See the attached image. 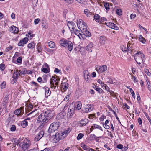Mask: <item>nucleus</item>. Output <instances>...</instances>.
<instances>
[{
    "label": "nucleus",
    "instance_id": "nucleus-1",
    "mask_svg": "<svg viewBox=\"0 0 151 151\" xmlns=\"http://www.w3.org/2000/svg\"><path fill=\"white\" fill-rule=\"evenodd\" d=\"M53 116L52 111L50 109H45L38 117L37 123H41L38 127L39 129H42L45 124L47 123Z\"/></svg>",
    "mask_w": 151,
    "mask_h": 151
},
{
    "label": "nucleus",
    "instance_id": "nucleus-2",
    "mask_svg": "<svg viewBox=\"0 0 151 151\" xmlns=\"http://www.w3.org/2000/svg\"><path fill=\"white\" fill-rule=\"evenodd\" d=\"M61 124L60 122H55L52 123L50 125L48 132L49 134H51L57 131Z\"/></svg>",
    "mask_w": 151,
    "mask_h": 151
},
{
    "label": "nucleus",
    "instance_id": "nucleus-3",
    "mask_svg": "<svg viewBox=\"0 0 151 151\" xmlns=\"http://www.w3.org/2000/svg\"><path fill=\"white\" fill-rule=\"evenodd\" d=\"M9 98V95L7 94L6 95L2 100L1 104V108L4 109L6 111L8 112L7 106V102Z\"/></svg>",
    "mask_w": 151,
    "mask_h": 151
},
{
    "label": "nucleus",
    "instance_id": "nucleus-4",
    "mask_svg": "<svg viewBox=\"0 0 151 151\" xmlns=\"http://www.w3.org/2000/svg\"><path fill=\"white\" fill-rule=\"evenodd\" d=\"M31 142L29 141L27 142L24 141L22 143L19 144V146L20 147L22 146V147L24 151H25L29 148Z\"/></svg>",
    "mask_w": 151,
    "mask_h": 151
},
{
    "label": "nucleus",
    "instance_id": "nucleus-5",
    "mask_svg": "<svg viewBox=\"0 0 151 151\" xmlns=\"http://www.w3.org/2000/svg\"><path fill=\"white\" fill-rule=\"evenodd\" d=\"M15 115L13 113L9 114V117L6 121V122L8 123L7 124L8 125L10 123L11 124H12L14 123L15 122Z\"/></svg>",
    "mask_w": 151,
    "mask_h": 151
},
{
    "label": "nucleus",
    "instance_id": "nucleus-6",
    "mask_svg": "<svg viewBox=\"0 0 151 151\" xmlns=\"http://www.w3.org/2000/svg\"><path fill=\"white\" fill-rule=\"evenodd\" d=\"M60 80V78L56 75H55L52 76L50 79V84H55L56 86L58 85V83Z\"/></svg>",
    "mask_w": 151,
    "mask_h": 151
},
{
    "label": "nucleus",
    "instance_id": "nucleus-7",
    "mask_svg": "<svg viewBox=\"0 0 151 151\" xmlns=\"http://www.w3.org/2000/svg\"><path fill=\"white\" fill-rule=\"evenodd\" d=\"M73 105H70L68 109V114L67 115V117L68 118L70 119L72 118L74 114L75 109L72 107Z\"/></svg>",
    "mask_w": 151,
    "mask_h": 151
},
{
    "label": "nucleus",
    "instance_id": "nucleus-8",
    "mask_svg": "<svg viewBox=\"0 0 151 151\" xmlns=\"http://www.w3.org/2000/svg\"><path fill=\"white\" fill-rule=\"evenodd\" d=\"M83 111L85 113H88L93 110V105L92 104H88L85 106Z\"/></svg>",
    "mask_w": 151,
    "mask_h": 151
},
{
    "label": "nucleus",
    "instance_id": "nucleus-9",
    "mask_svg": "<svg viewBox=\"0 0 151 151\" xmlns=\"http://www.w3.org/2000/svg\"><path fill=\"white\" fill-rule=\"evenodd\" d=\"M49 135L50 138L53 143H57L60 140L59 138L58 137L56 133L55 135H51V134H49Z\"/></svg>",
    "mask_w": 151,
    "mask_h": 151
},
{
    "label": "nucleus",
    "instance_id": "nucleus-10",
    "mask_svg": "<svg viewBox=\"0 0 151 151\" xmlns=\"http://www.w3.org/2000/svg\"><path fill=\"white\" fill-rule=\"evenodd\" d=\"M89 122V120L86 118L82 119L78 122L79 126L82 127L85 126Z\"/></svg>",
    "mask_w": 151,
    "mask_h": 151
},
{
    "label": "nucleus",
    "instance_id": "nucleus-11",
    "mask_svg": "<svg viewBox=\"0 0 151 151\" xmlns=\"http://www.w3.org/2000/svg\"><path fill=\"white\" fill-rule=\"evenodd\" d=\"M71 105H73L72 107H73L74 109L76 110H80L82 106L81 103L80 101L77 102L74 105H73V104Z\"/></svg>",
    "mask_w": 151,
    "mask_h": 151
},
{
    "label": "nucleus",
    "instance_id": "nucleus-12",
    "mask_svg": "<svg viewBox=\"0 0 151 151\" xmlns=\"http://www.w3.org/2000/svg\"><path fill=\"white\" fill-rule=\"evenodd\" d=\"M35 105L32 104L31 103L27 104L26 106V107L25 108L26 113H27L30 111H31L34 108H35Z\"/></svg>",
    "mask_w": 151,
    "mask_h": 151
},
{
    "label": "nucleus",
    "instance_id": "nucleus-13",
    "mask_svg": "<svg viewBox=\"0 0 151 151\" xmlns=\"http://www.w3.org/2000/svg\"><path fill=\"white\" fill-rule=\"evenodd\" d=\"M67 25L72 33H73V31L75 29L76 25L74 22H73L69 21L68 22Z\"/></svg>",
    "mask_w": 151,
    "mask_h": 151
},
{
    "label": "nucleus",
    "instance_id": "nucleus-14",
    "mask_svg": "<svg viewBox=\"0 0 151 151\" xmlns=\"http://www.w3.org/2000/svg\"><path fill=\"white\" fill-rule=\"evenodd\" d=\"M29 39L27 37L23 38L22 40H21L18 43V45L19 46H23L24 44L27 43Z\"/></svg>",
    "mask_w": 151,
    "mask_h": 151
},
{
    "label": "nucleus",
    "instance_id": "nucleus-15",
    "mask_svg": "<svg viewBox=\"0 0 151 151\" xmlns=\"http://www.w3.org/2000/svg\"><path fill=\"white\" fill-rule=\"evenodd\" d=\"M68 40H67L64 38L61 40L59 42L61 46L66 48L67 43Z\"/></svg>",
    "mask_w": 151,
    "mask_h": 151
},
{
    "label": "nucleus",
    "instance_id": "nucleus-16",
    "mask_svg": "<svg viewBox=\"0 0 151 151\" xmlns=\"http://www.w3.org/2000/svg\"><path fill=\"white\" fill-rule=\"evenodd\" d=\"M9 29L10 32L14 34L17 33L19 30L18 28L14 26H12L10 27Z\"/></svg>",
    "mask_w": 151,
    "mask_h": 151
},
{
    "label": "nucleus",
    "instance_id": "nucleus-17",
    "mask_svg": "<svg viewBox=\"0 0 151 151\" xmlns=\"http://www.w3.org/2000/svg\"><path fill=\"white\" fill-rule=\"evenodd\" d=\"M58 137L59 138L60 140L64 139L66 137V136L63 134V132H58L56 133Z\"/></svg>",
    "mask_w": 151,
    "mask_h": 151
},
{
    "label": "nucleus",
    "instance_id": "nucleus-18",
    "mask_svg": "<svg viewBox=\"0 0 151 151\" xmlns=\"http://www.w3.org/2000/svg\"><path fill=\"white\" fill-rule=\"evenodd\" d=\"M107 26L115 30H118L119 29V27L113 23H107Z\"/></svg>",
    "mask_w": 151,
    "mask_h": 151
},
{
    "label": "nucleus",
    "instance_id": "nucleus-19",
    "mask_svg": "<svg viewBox=\"0 0 151 151\" xmlns=\"http://www.w3.org/2000/svg\"><path fill=\"white\" fill-rule=\"evenodd\" d=\"M66 115V112H61L57 116V118L58 120L63 119L64 118V116Z\"/></svg>",
    "mask_w": 151,
    "mask_h": 151
},
{
    "label": "nucleus",
    "instance_id": "nucleus-20",
    "mask_svg": "<svg viewBox=\"0 0 151 151\" xmlns=\"http://www.w3.org/2000/svg\"><path fill=\"white\" fill-rule=\"evenodd\" d=\"M107 67L105 65H103L100 67L98 71L101 73L106 71L107 70Z\"/></svg>",
    "mask_w": 151,
    "mask_h": 151
},
{
    "label": "nucleus",
    "instance_id": "nucleus-21",
    "mask_svg": "<svg viewBox=\"0 0 151 151\" xmlns=\"http://www.w3.org/2000/svg\"><path fill=\"white\" fill-rule=\"evenodd\" d=\"M93 44L92 42H90L86 47V49L87 51H90L91 52H92V48L93 47Z\"/></svg>",
    "mask_w": 151,
    "mask_h": 151
},
{
    "label": "nucleus",
    "instance_id": "nucleus-22",
    "mask_svg": "<svg viewBox=\"0 0 151 151\" xmlns=\"http://www.w3.org/2000/svg\"><path fill=\"white\" fill-rule=\"evenodd\" d=\"M43 89L45 90V96L47 97L49 96L51 93L50 88L47 87L45 86L43 88Z\"/></svg>",
    "mask_w": 151,
    "mask_h": 151
},
{
    "label": "nucleus",
    "instance_id": "nucleus-23",
    "mask_svg": "<svg viewBox=\"0 0 151 151\" xmlns=\"http://www.w3.org/2000/svg\"><path fill=\"white\" fill-rule=\"evenodd\" d=\"M67 43L66 48L67 47L68 50L71 51H72L73 47V44L72 42L69 40H68Z\"/></svg>",
    "mask_w": 151,
    "mask_h": 151
},
{
    "label": "nucleus",
    "instance_id": "nucleus-24",
    "mask_svg": "<svg viewBox=\"0 0 151 151\" xmlns=\"http://www.w3.org/2000/svg\"><path fill=\"white\" fill-rule=\"evenodd\" d=\"M83 33L86 37H91V34L90 32L88 31L87 29H85L84 28L83 29ZM82 31L81 30V32H82Z\"/></svg>",
    "mask_w": 151,
    "mask_h": 151
},
{
    "label": "nucleus",
    "instance_id": "nucleus-25",
    "mask_svg": "<svg viewBox=\"0 0 151 151\" xmlns=\"http://www.w3.org/2000/svg\"><path fill=\"white\" fill-rule=\"evenodd\" d=\"M93 88L94 89L96 90L100 94H102L104 93V91L101 88H100L98 86L96 85H94L93 86Z\"/></svg>",
    "mask_w": 151,
    "mask_h": 151
},
{
    "label": "nucleus",
    "instance_id": "nucleus-26",
    "mask_svg": "<svg viewBox=\"0 0 151 151\" xmlns=\"http://www.w3.org/2000/svg\"><path fill=\"white\" fill-rule=\"evenodd\" d=\"M134 59L137 63L139 65L141 64V62H144L140 57H137L134 58Z\"/></svg>",
    "mask_w": 151,
    "mask_h": 151
},
{
    "label": "nucleus",
    "instance_id": "nucleus-27",
    "mask_svg": "<svg viewBox=\"0 0 151 151\" xmlns=\"http://www.w3.org/2000/svg\"><path fill=\"white\" fill-rule=\"evenodd\" d=\"M42 26L43 28L45 29H47L48 28V26L46 22V20L45 19L43 20L42 21Z\"/></svg>",
    "mask_w": 151,
    "mask_h": 151
},
{
    "label": "nucleus",
    "instance_id": "nucleus-28",
    "mask_svg": "<svg viewBox=\"0 0 151 151\" xmlns=\"http://www.w3.org/2000/svg\"><path fill=\"white\" fill-rule=\"evenodd\" d=\"M48 46L51 48H55L56 47L54 42L52 41L48 42Z\"/></svg>",
    "mask_w": 151,
    "mask_h": 151
},
{
    "label": "nucleus",
    "instance_id": "nucleus-29",
    "mask_svg": "<svg viewBox=\"0 0 151 151\" xmlns=\"http://www.w3.org/2000/svg\"><path fill=\"white\" fill-rule=\"evenodd\" d=\"M28 125V122L26 120H24L21 123V126L23 128L25 127Z\"/></svg>",
    "mask_w": 151,
    "mask_h": 151
},
{
    "label": "nucleus",
    "instance_id": "nucleus-30",
    "mask_svg": "<svg viewBox=\"0 0 151 151\" xmlns=\"http://www.w3.org/2000/svg\"><path fill=\"white\" fill-rule=\"evenodd\" d=\"M35 44L33 42L29 43L28 45V47L29 49H33L35 47Z\"/></svg>",
    "mask_w": 151,
    "mask_h": 151
},
{
    "label": "nucleus",
    "instance_id": "nucleus-31",
    "mask_svg": "<svg viewBox=\"0 0 151 151\" xmlns=\"http://www.w3.org/2000/svg\"><path fill=\"white\" fill-rule=\"evenodd\" d=\"M61 84H63L62 85V86L63 89L65 90L68 89L69 85L68 84V83H62Z\"/></svg>",
    "mask_w": 151,
    "mask_h": 151
},
{
    "label": "nucleus",
    "instance_id": "nucleus-32",
    "mask_svg": "<svg viewBox=\"0 0 151 151\" xmlns=\"http://www.w3.org/2000/svg\"><path fill=\"white\" fill-rule=\"evenodd\" d=\"M139 39L140 40V41L142 43H145L146 42V41L142 35H139Z\"/></svg>",
    "mask_w": 151,
    "mask_h": 151
},
{
    "label": "nucleus",
    "instance_id": "nucleus-33",
    "mask_svg": "<svg viewBox=\"0 0 151 151\" xmlns=\"http://www.w3.org/2000/svg\"><path fill=\"white\" fill-rule=\"evenodd\" d=\"M100 40L101 43L104 44L106 40V38L104 36H101L100 37Z\"/></svg>",
    "mask_w": 151,
    "mask_h": 151
},
{
    "label": "nucleus",
    "instance_id": "nucleus-34",
    "mask_svg": "<svg viewBox=\"0 0 151 151\" xmlns=\"http://www.w3.org/2000/svg\"><path fill=\"white\" fill-rule=\"evenodd\" d=\"M80 31L76 29H74L73 31V33L74 32L76 35L78 36L79 37L80 36H82L81 33H80Z\"/></svg>",
    "mask_w": 151,
    "mask_h": 151
},
{
    "label": "nucleus",
    "instance_id": "nucleus-35",
    "mask_svg": "<svg viewBox=\"0 0 151 151\" xmlns=\"http://www.w3.org/2000/svg\"><path fill=\"white\" fill-rule=\"evenodd\" d=\"M44 134V133L43 131V130H41L40 131L39 133H38L37 136V137H39L41 138L43 137Z\"/></svg>",
    "mask_w": 151,
    "mask_h": 151
},
{
    "label": "nucleus",
    "instance_id": "nucleus-36",
    "mask_svg": "<svg viewBox=\"0 0 151 151\" xmlns=\"http://www.w3.org/2000/svg\"><path fill=\"white\" fill-rule=\"evenodd\" d=\"M130 74L131 75L132 77L131 79L134 83L138 82V79L136 77H135L133 75L132 73H130Z\"/></svg>",
    "mask_w": 151,
    "mask_h": 151
},
{
    "label": "nucleus",
    "instance_id": "nucleus-37",
    "mask_svg": "<svg viewBox=\"0 0 151 151\" xmlns=\"http://www.w3.org/2000/svg\"><path fill=\"white\" fill-rule=\"evenodd\" d=\"M48 75H44L43 76L42 80H43V83H45L47 81V79H48L47 77L48 76Z\"/></svg>",
    "mask_w": 151,
    "mask_h": 151
},
{
    "label": "nucleus",
    "instance_id": "nucleus-38",
    "mask_svg": "<svg viewBox=\"0 0 151 151\" xmlns=\"http://www.w3.org/2000/svg\"><path fill=\"white\" fill-rule=\"evenodd\" d=\"M50 84V87L52 89H53V90H57L58 88V85L56 86L55 85V84Z\"/></svg>",
    "mask_w": 151,
    "mask_h": 151
},
{
    "label": "nucleus",
    "instance_id": "nucleus-39",
    "mask_svg": "<svg viewBox=\"0 0 151 151\" xmlns=\"http://www.w3.org/2000/svg\"><path fill=\"white\" fill-rule=\"evenodd\" d=\"M93 127H94V129H98L102 131H103L102 129V128L101 126L97 125L96 124H94L93 125H92V128H93Z\"/></svg>",
    "mask_w": 151,
    "mask_h": 151
},
{
    "label": "nucleus",
    "instance_id": "nucleus-40",
    "mask_svg": "<svg viewBox=\"0 0 151 151\" xmlns=\"http://www.w3.org/2000/svg\"><path fill=\"white\" fill-rule=\"evenodd\" d=\"M71 131V129L69 128H68L67 129L64 130L62 132H63V134H64V135H65L66 137L67 135V134L69 133Z\"/></svg>",
    "mask_w": 151,
    "mask_h": 151
},
{
    "label": "nucleus",
    "instance_id": "nucleus-41",
    "mask_svg": "<svg viewBox=\"0 0 151 151\" xmlns=\"http://www.w3.org/2000/svg\"><path fill=\"white\" fill-rule=\"evenodd\" d=\"M100 16L98 14H95L94 16V19L96 20V22H99L100 21Z\"/></svg>",
    "mask_w": 151,
    "mask_h": 151
},
{
    "label": "nucleus",
    "instance_id": "nucleus-42",
    "mask_svg": "<svg viewBox=\"0 0 151 151\" xmlns=\"http://www.w3.org/2000/svg\"><path fill=\"white\" fill-rule=\"evenodd\" d=\"M81 146L84 150H86L88 149H89L90 148L86 145H85L84 144L81 143Z\"/></svg>",
    "mask_w": 151,
    "mask_h": 151
},
{
    "label": "nucleus",
    "instance_id": "nucleus-43",
    "mask_svg": "<svg viewBox=\"0 0 151 151\" xmlns=\"http://www.w3.org/2000/svg\"><path fill=\"white\" fill-rule=\"evenodd\" d=\"M84 79L87 82H89L91 80V77L90 76V74L89 75L86 76H86L84 77Z\"/></svg>",
    "mask_w": 151,
    "mask_h": 151
},
{
    "label": "nucleus",
    "instance_id": "nucleus-44",
    "mask_svg": "<svg viewBox=\"0 0 151 151\" xmlns=\"http://www.w3.org/2000/svg\"><path fill=\"white\" fill-rule=\"evenodd\" d=\"M104 6L105 8V9L107 10L108 11L109 10V3L108 2H106L104 4Z\"/></svg>",
    "mask_w": 151,
    "mask_h": 151
},
{
    "label": "nucleus",
    "instance_id": "nucleus-45",
    "mask_svg": "<svg viewBox=\"0 0 151 151\" xmlns=\"http://www.w3.org/2000/svg\"><path fill=\"white\" fill-rule=\"evenodd\" d=\"M5 68V65L4 63H1L0 64V69L3 71L4 70Z\"/></svg>",
    "mask_w": 151,
    "mask_h": 151
},
{
    "label": "nucleus",
    "instance_id": "nucleus-46",
    "mask_svg": "<svg viewBox=\"0 0 151 151\" xmlns=\"http://www.w3.org/2000/svg\"><path fill=\"white\" fill-rule=\"evenodd\" d=\"M21 140V139H17L16 138H13V139H12V140L11 141L12 142H13V143H14L18 141H19V142H20V141Z\"/></svg>",
    "mask_w": 151,
    "mask_h": 151
},
{
    "label": "nucleus",
    "instance_id": "nucleus-47",
    "mask_svg": "<svg viewBox=\"0 0 151 151\" xmlns=\"http://www.w3.org/2000/svg\"><path fill=\"white\" fill-rule=\"evenodd\" d=\"M37 47L38 52H40L42 51V48L40 45H37Z\"/></svg>",
    "mask_w": 151,
    "mask_h": 151
},
{
    "label": "nucleus",
    "instance_id": "nucleus-48",
    "mask_svg": "<svg viewBox=\"0 0 151 151\" xmlns=\"http://www.w3.org/2000/svg\"><path fill=\"white\" fill-rule=\"evenodd\" d=\"M22 58L21 56L19 57L17 60V63L20 64H22Z\"/></svg>",
    "mask_w": 151,
    "mask_h": 151
},
{
    "label": "nucleus",
    "instance_id": "nucleus-49",
    "mask_svg": "<svg viewBox=\"0 0 151 151\" xmlns=\"http://www.w3.org/2000/svg\"><path fill=\"white\" fill-rule=\"evenodd\" d=\"M84 136V135L82 133H79L77 137L78 140H79L81 139Z\"/></svg>",
    "mask_w": 151,
    "mask_h": 151
},
{
    "label": "nucleus",
    "instance_id": "nucleus-50",
    "mask_svg": "<svg viewBox=\"0 0 151 151\" xmlns=\"http://www.w3.org/2000/svg\"><path fill=\"white\" fill-rule=\"evenodd\" d=\"M127 52H130L132 51L131 47L128 44H127Z\"/></svg>",
    "mask_w": 151,
    "mask_h": 151
},
{
    "label": "nucleus",
    "instance_id": "nucleus-51",
    "mask_svg": "<svg viewBox=\"0 0 151 151\" xmlns=\"http://www.w3.org/2000/svg\"><path fill=\"white\" fill-rule=\"evenodd\" d=\"M140 57L142 58V60L143 61L145 60V55L143 54L142 52L140 51Z\"/></svg>",
    "mask_w": 151,
    "mask_h": 151
},
{
    "label": "nucleus",
    "instance_id": "nucleus-52",
    "mask_svg": "<svg viewBox=\"0 0 151 151\" xmlns=\"http://www.w3.org/2000/svg\"><path fill=\"white\" fill-rule=\"evenodd\" d=\"M42 71L45 73H48L49 72L50 70L46 68H44L42 69Z\"/></svg>",
    "mask_w": 151,
    "mask_h": 151
},
{
    "label": "nucleus",
    "instance_id": "nucleus-53",
    "mask_svg": "<svg viewBox=\"0 0 151 151\" xmlns=\"http://www.w3.org/2000/svg\"><path fill=\"white\" fill-rule=\"evenodd\" d=\"M116 14L119 16H120L122 14V11L120 9H118L116 11Z\"/></svg>",
    "mask_w": 151,
    "mask_h": 151
},
{
    "label": "nucleus",
    "instance_id": "nucleus-54",
    "mask_svg": "<svg viewBox=\"0 0 151 151\" xmlns=\"http://www.w3.org/2000/svg\"><path fill=\"white\" fill-rule=\"evenodd\" d=\"M31 83H32V84L34 85V86L36 87V89H37V88H38V86H39V85L37 83L34 82V81H33Z\"/></svg>",
    "mask_w": 151,
    "mask_h": 151
},
{
    "label": "nucleus",
    "instance_id": "nucleus-55",
    "mask_svg": "<svg viewBox=\"0 0 151 151\" xmlns=\"http://www.w3.org/2000/svg\"><path fill=\"white\" fill-rule=\"evenodd\" d=\"M18 73H19V75L20 76H21L22 75H24L25 74H26V73H25V70L21 71L20 70H19Z\"/></svg>",
    "mask_w": 151,
    "mask_h": 151
},
{
    "label": "nucleus",
    "instance_id": "nucleus-56",
    "mask_svg": "<svg viewBox=\"0 0 151 151\" xmlns=\"http://www.w3.org/2000/svg\"><path fill=\"white\" fill-rule=\"evenodd\" d=\"M112 111L113 112V114H114V115L115 116L116 118V119L118 121L119 123L121 124V122H120V121L119 120V118L117 116V115L116 113L114 111V110H112Z\"/></svg>",
    "mask_w": 151,
    "mask_h": 151
},
{
    "label": "nucleus",
    "instance_id": "nucleus-57",
    "mask_svg": "<svg viewBox=\"0 0 151 151\" xmlns=\"http://www.w3.org/2000/svg\"><path fill=\"white\" fill-rule=\"evenodd\" d=\"M21 113V111L19 109H17L14 112L15 114L18 115H19Z\"/></svg>",
    "mask_w": 151,
    "mask_h": 151
},
{
    "label": "nucleus",
    "instance_id": "nucleus-58",
    "mask_svg": "<svg viewBox=\"0 0 151 151\" xmlns=\"http://www.w3.org/2000/svg\"><path fill=\"white\" fill-rule=\"evenodd\" d=\"M110 93V95L111 96H113L114 97H116L117 95V93H115L113 91L110 90L109 91Z\"/></svg>",
    "mask_w": 151,
    "mask_h": 151
},
{
    "label": "nucleus",
    "instance_id": "nucleus-59",
    "mask_svg": "<svg viewBox=\"0 0 151 151\" xmlns=\"http://www.w3.org/2000/svg\"><path fill=\"white\" fill-rule=\"evenodd\" d=\"M130 91L131 93L132 96L134 98L135 97V93L132 88H130Z\"/></svg>",
    "mask_w": 151,
    "mask_h": 151
},
{
    "label": "nucleus",
    "instance_id": "nucleus-60",
    "mask_svg": "<svg viewBox=\"0 0 151 151\" xmlns=\"http://www.w3.org/2000/svg\"><path fill=\"white\" fill-rule=\"evenodd\" d=\"M16 130V127L15 125H12L10 128V131L12 132H14Z\"/></svg>",
    "mask_w": 151,
    "mask_h": 151
},
{
    "label": "nucleus",
    "instance_id": "nucleus-61",
    "mask_svg": "<svg viewBox=\"0 0 151 151\" xmlns=\"http://www.w3.org/2000/svg\"><path fill=\"white\" fill-rule=\"evenodd\" d=\"M136 95L137 97V100L139 103L140 101H141V100L140 95L138 92H137Z\"/></svg>",
    "mask_w": 151,
    "mask_h": 151
},
{
    "label": "nucleus",
    "instance_id": "nucleus-62",
    "mask_svg": "<svg viewBox=\"0 0 151 151\" xmlns=\"http://www.w3.org/2000/svg\"><path fill=\"white\" fill-rule=\"evenodd\" d=\"M94 137H95V135L94 134H91L89 136L88 138L91 140H93Z\"/></svg>",
    "mask_w": 151,
    "mask_h": 151
},
{
    "label": "nucleus",
    "instance_id": "nucleus-63",
    "mask_svg": "<svg viewBox=\"0 0 151 151\" xmlns=\"http://www.w3.org/2000/svg\"><path fill=\"white\" fill-rule=\"evenodd\" d=\"M121 49L124 52H127V47L124 46V45L121 47Z\"/></svg>",
    "mask_w": 151,
    "mask_h": 151
},
{
    "label": "nucleus",
    "instance_id": "nucleus-64",
    "mask_svg": "<svg viewBox=\"0 0 151 151\" xmlns=\"http://www.w3.org/2000/svg\"><path fill=\"white\" fill-rule=\"evenodd\" d=\"M83 73L84 74V77H86V76L88 75L89 74H90V73H89L88 71L87 70H85L83 72Z\"/></svg>",
    "mask_w": 151,
    "mask_h": 151
}]
</instances>
